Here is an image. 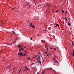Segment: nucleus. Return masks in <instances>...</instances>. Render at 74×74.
<instances>
[{
    "mask_svg": "<svg viewBox=\"0 0 74 74\" xmlns=\"http://www.w3.org/2000/svg\"><path fill=\"white\" fill-rule=\"evenodd\" d=\"M22 67L21 68V69H22Z\"/></svg>",
    "mask_w": 74,
    "mask_h": 74,
    "instance_id": "13d9d810",
    "label": "nucleus"
},
{
    "mask_svg": "<svg viewBox=\"0 0 74 74\" xmlns=\"http://www.w3.org/2000/svg\"><path fill=\"white\" fill-rule=\"evenodd\" d=\"M67 11H66V12H65V14H67Z\"/></svg>",
    "mask_w": 74,
    "mask_h": 74,
    "instance_id": "79ce46f5",
    "label": "nucleus"
},
{
    "mask_svg": "<svg viewBox=\"0 0 74 74\" xmlns=\"http://www.w3.org/2000/svg\"><path fill=\"white\" fill-rule=\"evenodd\" d=\"M12 44H15V42H13L12 43Z\"/></svg>",
    "mask_w": 74,
    "mask_h": 74,
    "instance_id": "f704fd0d",
    "label": "nucleus"
},
{
    "mask_svg": "<svg viewBox=\"0 0 74 74\" xmlns=\"http://www.w3.org/2000/svg\"><path fill=\"white\" fill-rule=\"evenodd\" d=\"M47 6H49V4H47Z\"/></svg>",
    "mask_w": 74,
    "mask_h": 74,
    "instance_id": "c756f323",
    "label": "nucleus"
},
{
    "mask_svg": "<svg viewBox=\"0 0 74 74\" xmlns=\"http://www.w3.org/2000/svg\"><path fill=\"white\" fill-rule=\"evenodd\" d=\"M35 4H36V2H35Z\"/></svg>",
    "mask_w": 74,
    "mask_h": 74,
    "instance_id": "052dcab7",
    "label": "nucleus"
},
{
    "mask_svg": "<svg viewBox=\"0 0 74 74\" xmlns=\"http://www.w3.org/2000/svg\"><path fill=\"white\" fill-rule=\"evenodd\" d=\"M38 63H39L40 65H41V60H40L38 59Z\"/></svg>",
    "mask_w": 74,
    "mask_h": 74,
    "instance_id": "f257e3e1",
    "label": "nucleus"
},
{
    "mask_svg": "<svg viewBox=\"0 0 74 74\" xmlns=\"http://www.w3.org/2000/svg\"><path fill=\"white\" fill-rule=\"evenodd\" d=\"M10 67H11V65H10L9 67H7L6 69H7V68H10Z\"/></svg>",
    "mask_w": 74,
    "mask_h": 74,
    "instance_id": "a878e982",
    "label": "nucleus"
},
{
    "mask_svg": "<svg viewBox=\"0 0 74 74\" xmlns=\"http://www.w3.org/2000/svg\"><path fill=\"white\" fill-rule=\"evenodd\" d=\"M26 54H24V55H23V56H26Z\"/></svg>",
    "mask_w": 74,
    "mask_h": 74,
    "instance_id": "bb28decb",
    "label": "nucleus"
},
{
    "mask_svg": "<svg viewBox=\"0 0 74 74\" xmlns=\"http://www.w3.org/2000/svg\"><path fill=\"white\" fill-rule=\"evenodd\" d=\"M33 24H32V23H30V24H29V25H30V27H32V26L33 25H32Z\"/></svg>",
    "mask_w": 74,
    "mask_h": 74,
    "instance_id": "7ed1b4c3",
    "label": "nucleus"
},
{
    "mask_svg": "<svg viewBox=\"0 0 74 74\" xmlns=\"http://www.w3.org/2000/svg\"><path fill=\"white\" fill-rule=\"evenodd\" d=\"M56 26H59V24H56Z\"/></svg>",
    "mask_w": 74,
    "mask_h": 74,
    "instance_id": "f8f14e48",
    "label": "nucleus"
},
{
    "mask_svg": "<svg viewBox=\"0 0 74 74\" xmlns=\"http://www.w3.org/2000/svg\"><path fill=\"white\" fill-rule=\"evenodd\" d=\"M44 61H45V60H43V62H44Z\"/></svg>",
    "mask_w": 74,
    "mask_h": 74,
    "instance_id": "864d4df0",
    "label": "nucleus"
},
{
    "mask_svg": "<svg viewBox=\"0 0 74 74\" xmlns=\"http://www.w3.org/2000/svg\"><path fill=\"white\" fill-rule=\"evenodd\" d=\"M72 46H73V47H74V41H72Z\"/></svg>",
    "mask_w": 74,
    "mask_h": 74,
    "instance_id": "423d86ee",
    "label": "nucleus"
},
{
    "mask_svg": "<svg viewBox=\"0 0 74 74\" xmlns=\"http://www.w3.org/2000/svg\"><path fill=\"white\" fill-rule=\"evenodd\" d=\"M1 23H2V25H3V24H4V23H3V22L2 21H1Z\"/></svg>",
    "mask_w": 74,
    "mask_h": 74,
    "instance_id": "cd10ccee",
    "label": "nucleus"
},
{
    "mask_svg": "<svg viewBox=\"0 0 74 74\" xmlns=\"http://www.w3.org/2000/svg\"><path fill=\"white\" fill-rule=\"evenodd\" d=\"M2 59H3V60L4 59V58H3Z\"/></svg>",
    "mask_w": 74,
    "mask_h": 74,
    "instance_id": "774afa93",
    "label": "nucleus"
},
{
    "mask_svg": "<svg viewBox=\"0 0 74 74\" xmlns=\"http://www.w3.org/2000/svg\"><path fill=\"white\" fill-rule=\"evenodd\" d=\"M30 58L29 57L28 58H27V59L28 60H29H29H30Z\"/></svg>",
    "mask_w": 74,
    "mask_h": 74,
    "instance_id": "dca6fc26",
    "label": "nucleus"
},
{
    "mask_svg": "<svg viewBox=\"0 0 74 74\" xmlns=\"http://www.w3.org/2000/svg\"><path fill=\"white\" fill-rule=\"evenodd\" d=\"M21 69H20V70L18 72V73H20V72H21Z\"/></svg>",
    "mask_w": 74,
    "mask_h": 74,
    "instance_id": "4468645a",
    "label": "nucleus"
},
{
    "mask_svg": "<svg viewBox=\"0 0 74 74\" xmlns=\"http://www.w3.org/2000/svg\"><path fill=\"white\" fill-rule=\"evenodd\" d=\"M54 61H55L56 62H57V60H56Z\"/></svg>",
    "mask_w": 74,
    "mask_h": 74,
    "instance_id": "de8ad7c7",
    "label": "nucleus"
},
{
    "mask_svg": "<svg viewBox=\"0 0 74 74\" xmlns=\"http://www.w3.org/2000/svg\"><path fill=\"white\" fill-rule=\"evenodd\" d=\"M54 50H56V48H54Z\"/></svg>",
    "mask_w": 74,
    "mask_h": 74,
    "instance_id": "37998d69",
    "label": "nucleus"
},
{
    "mask_svg": "<svg viewBox=\"0 0 74 74\" xmlns=\"http://www.w3.org/2000/svg\"><path fill=\"white\" fill-rule=\"evenodd\" d=\"M46 49L48 50V48H47Z\"/></svg>",
    "mask_w": 74,
    "mask_h": 74,
    "instance_id": "603ef678",
    "label": "nucleus"
},
{
    "mask_svg": "<svg viewBox=\"0 0 74 74\" xmlns=\"http://www.w3.org/2000/svg\"><path fill=\"white\" fill-rule=\"evenodd\" d=\"M37 63H38V62L37 61Z\"/></svg>",
    "mask_w": 74,
    "mask_h": 74,
    "instance_id": "6e6d98bb",
    "label": "nucleus"
},
{
    "mask_svg": "<svg viewBox=\"0 0 74 74\" xmlns=\"http://www.w3.org/2000/svg\"><path fill=\"white\" fill-rule=\"evenodd\" d=\"M21 50H23V51H24V49H23V48H21Z\"/></svg>",
    "mask_w": 74,
    "mask_h": 74,
    "instance_id": "b1692460",
    "label": "nucleus"
},
{
    "mask_svg": "<svg viewBox=\"0 0 74 74\" xmlns=\"http://www.w3.org/2000/svg\"><path fill=\"white\" fill-rule=\"evenodd\" d=\"M14 73V71L12 72V73Z\"/></svg>",
    "mask_w": 74,
    "mask_h": 74,
    "instance_id": "4d7b16f0",
    "label": "nucleus"
},
{
    "mask_svg": "<svg viewBox=\"0 0 74 74\" xmlns=\"http://www.w3.org/2000/svg\"><path fill=\"white\" fill-rule=\"evenodd\" d=\"M38 60H40V56L39 55H38Z\"/></svg>",
    "mask_w": 74,
    "mask_h": 74,
    "instance_id": "f03ea898",
    "label": "nucleus"
},
{
    "mask_svg": "<svg viewBox=\"0 0 74 74\" xmlns=\"http://www.w3.org/2000/svg\"><path fill=\"white\" fill-rule=\"evenodd\" d=\"M33 68H34V67H33L32 69H33Z\"/></svg>",
    "mask_w": 74,
    "mask_h": 74,
    "instance_id": "338daca9",
    "label": "nucleus"
},
{
    "mask_svg": "<svg viewBox=\"0 0 74 74\" xmlns=\"http://www.w3.org/2000/svg\"><path fill=\"white\" fill-rule=\"evenodd\" d=\"M46 53H47V52H46L45 53V54H46Z\"/></svg>",
    "mask_w": 74,
    "mask_h": 74,
    "instance_id": "c9c22d12",
    "label": "nucleus"
},
{
    "mask_svg": "<svg viewBox=\"0 0 74 74\" xmlns=\"http://www.w3.org/2000/svg\"><path fill=\"white\" fill-rule=\"evenodd\" d=\"M62 30H64V29H62Z\"/></svg>",
    "mask_w": 74,
    "mask_h": 74,
    "instance_id": "bf43d9fd",
    "label": "nucleus"
},
{
    "mask_svg": "<svg viewBox=\"0 0 74 74\" xmlns=\"http://www.w3.org/2000/svg\"><path fill=\"white\" fill-rule=\"evenodd\" d=\"M40 55H41V56L42 58H43V57H42V55H41V54H40Z\"/></svg>",
    "mask_w": 74,
    "mask_h": 74,
    "instance_id": "473e14b6",
    "label": "nucleus"
},
{
    "mask_svg": "<svg viewBox=\"0 0 74 74\" xmlns=\"http://www.w3.org/2000/svg\"><path fill=\"white\" fill-rule=\"evenodd\" d=\"M27 70V68H26L23 71H25V70Z\"/></svg>",
    "mask_w": 74,
    "mask_h": 74,
    "instance_id": "6e6552de",
    "label": "nucleus"
},
{
    "mask_svg": "<svg viewBox=\"0 0 74 74\" xmlns=\"http://www.w3.org/2000/svg\"><path fill=\"white\" fill-rule=\"evenodd\" d=\"M40 7H41V5H40Z\"/></svg>",
    "mask_w": 74,
    "mask_h": 74,
    "instance_id": "e2e57ef3",
    "label": "nucleus"
},
{
    "mask_svg": "<svg viewBox=\"0 0 74 74\" xmlns=\"http://www.w3.org/2000/svg\"><path fill=\"white\" fill-rule=\"evenodd\" d=\"M3 61H4V60H3Z\"/></svg>",
    "mask_w": 74,
    "mask_h": 74,
    "instance_id": "69168bd1",
    "label": "nucleus"
},
{
    "mask_svg": "<svg viewBox=\"0 0 74 74\" xmlns=\"http://www.w3.org/2000/svg\"><path fill=\"white\" fill-rule=\"evenodd\" d=\"M12 32L13 33H15V32H14V31H12Z\"/></svg>",
    "mask_w": 74,
    "mask_h": 74,
    "instance_id": "72a5a7b5",
    "label": "nucleus"
},
{
    "mask_svg": "<svg viewBox=\"0 0 74 74\" xmlns=\"http://www.w3.org/2000/svg\"><path fill=\"white\" fill-rule=\"evenodd\" d=\"M23 54H22V55H21V56H23Z\"/></svg>",
    "mask_w": 74,
    "mask_h": 74,
    "instance_id": "49530a36",
    "label": "nucleus"
},
{
    "mask_svg": "<svg viewBox=\"0 0 74 74\" xmlns=\"http://www.w3.org/2000/svg\"><path fill=\"white\" fill-rule=\"evenodd\" d=\"M41 41L43 43H44V42H45V41L42 40H41Z\"/></svg>",
    "mask_w": 74,
    "mask_h": 74,
    "instance_id": "0eeeda50",
    "label": "nucleus"
},
{
    "mask_svg": "<svg viewBox=\"0 0 74 74\" xmlns=\"http://www.w3.org/2000/svg\"><path fill=\"white\" fill-rule=\"evenodd\" d=\"M21 55V54L20 53H19L18 54V56H19V55Z\"/></svg>",
    "mask_w": 74,
    "mask_h": 74,
    "instance_id": "393cba45",
    "label": "nucleus"
},
{
    "mask_svg": "<svg viewBox=\"0 0 74 74\" xmlns=\"http://www.w3.org/2000/svg\"><path fill=\"white\" fill-rule=\"evenodd\" d=\"M50 49H52V48L51 47H50Z\"/></svg>",
    "mask_w": 74,
    "mask_h": 74,
    "instance_id": "58836bf2",
    "label": "nucleus"
},
{
    "mask_svg": "<svg viewBox=\"0 0 74 74\" xmlns=\"http://www.w3.org/2000/svg\"><path fill=\"white\" fill-rule=\"evenodd\" d=\"M56 62V63H57L58 64L59 63V62L58 61H57Z\"/></svg>",
    "mask_w": 74,
    "mask_h": 74,
    "instance_id": "a19ab883",
    "label": "nucleus"
},
{
    "mask_svg": "<svg viewBox=\"0 0 74 74\" xmlns=\"http://www.w3.org/2000/svg\"><path fill=\"white\" fill-rule=\"evenodd\" d=\"M71 54H72V55H73L72 56H74V52H73V53H71Z\"/></svg>",
    "mask_w": 74,
    "mask_h": 74,
    "instance_id": "9d476101",
    "label": "nucleus"
},
{
    "mask_svg": "<svg viewBox=\"0 0 74 74\" xmlns=\"http://www.w3.org/2000/svg\"><path fill=\"white\" fill-rule=\"evenodd\" d=\"M20 56H22V54H21Z\"/></svg>",
    "mask_w": 74,
    "mask_h": 74,
    "instance_id": "8fccbe9b",
    "label": "nucleus"
},
{
    "mask_svg": "<svg viewBox=\"0 0 74 74\" xmlns=\"http://www.w3.org/2000/svg\"><path fill=\"white\" fill-rule=\"evenodd\" d=\"M32 28H34V29H35V28H36V27H34V25H32Z\"/></svg>",
    "mask_w": 74,
    "mask_h": 74,
    "instance_id": "39448f33",
    "label": "nucleus"
},
{
    "mask_svg": "<svg viewBox=\"0 0 74 74\" xmlns=\"http://www.w3.org/2000/svg\"><path fill=\"white\" fill-rule=\"evenodd\" d=\"M20 53V55H22V53Z\"/></svg>",
    "mask_w": 74,
    "mask_h": 74,
    "instance_id": "7c9ffc66",
    "label": "nucleus"
},
{
    "mask_svg": "<svg viewBox=\"0 0 74 74\" xmlns=\"http://www.w3.org/2000/svg\"><path fill=\"white\" fill-rule=\"evenodd\" d=\"M37 74H39V73H38H38H37Z\"/></svg>",
    "mask_w": 74,
    "mask_h": 74,
    "instance_id": "3c124183",
    "label": "nucleus"
},
{
    "mask_svg": "<svg viewBox=\"0 0 74 74\" xmlns=\"http://www.w3.org/2000/svg\"><path fill=\"white\" fill-rule=\"evenodd\" d=\"M26 48V46H25L24 47V48Z\"/></svg>",
    "mask_w": 74,
    "mask_h": 74,
    "instance_id": "e433bc0d",
    "label": "nucleus"
},
{
    "mask_svg": "<svg viewBox=\"0 0 74 74\" xmlns=\"http://www.w3.org/2000/svg\"><path fill=\"white\" fill-rule=\"evenodd\" d=\"M49 54H48L47 55V56H48V55H49Z\"/></svg>",
    "mask_w": 74,
    "mask_h": 74,
    "instance_id": "a18cd8bd",
    "label": "nucleus"
},
{
    "mask_svg": "<svg viewBox=\"0 0 74 74\" xmlns=\"http://www.w3.org/2000/svg\"><path fill=\"white\" fill-rule=\"evenodd\" d=\"M26 68V66H25V68Z\"/></svg>",
    "mask_w": 74,
    "mask_h": 74,
    "instance_id": "5fc2aeb1",
    "label": "nucleus"
},
{
    "mask_svg": "<svg viewBox=\"0 0 74 74\" xmlns=\"http://www.w3.org/2000/svg\"><path fill=\"white\" fill-rule=\"evenodd\" d=\"M63 24H64V21H63Z\"/></svg>",
    "mask_w": 74,
    "mask_h": 74,
    "instance_id": "ea45409f",
    "label": "nucleus"
},
{
    "mask_svg": "<svg viewBox=\"0 0 74 74\" xmlns=\"http://www.w3.org/2000/svg\"><path fill=\"white\" fill-rule=\"evenodd\" d=\"M49 69H51V70H52V68H50Z\"/></svg>",
    "mask_w": 74,
    "mask_h": 74,
    "instance_id": "4c0bfd02",
    "label": "nucleus"
},
{
    "mask_svg": "<svg viewBox=\"0 0 74 74\" xmlns=\"http://www.w3.org/2000/svg\"><path fill=\"white\" fill-rule=\"evenodd\" d=\"M54 65H56V64H54Z\"/></svg>",
    "mask_w": 74,
    "mask_h": 74,
    "instance_id": "680f3d73",
    "label": "nucleus"
},
{
    "mask_svg": "<svg viewBox=\"0 0 74 74\" xmlns=\"http://www.w3.org/2000/svg\"><path fill=\"white\" fill-rule=\"evenodd\" d=\"M68 26H70V23L69 22L68 24Z\"/></svg>",
    "mask_w": 74,
    "mask_h": 74,
    "instance_id": "412c9836",
    "label": "nucleus"
},
{
    "mask_svg": "<svg viewBox=\"0 0 74 74\" xmlns=\"http://www.w3.org/2000/svg\"><path fill=\"white\" fill-rule=\"evenodd\" d=\"M32 38H33L32 37L30 39L31 40H32Z\"/></svg>",
    "mask_w": 74,
    "mask_h": 74,
    "instance_id": "2f4dec72",
    "label": "nucleus"
},
{
    "mask_svg": "<svg viewBox=\"0 0 74 74\" xmlns=\"http://www.w3.org/2000/svg\"><path fill=\"white\" fill-rule=\"evenodd\" d=\"M44 72L42 73V74H44V73H45V71H43Z\"/></svg>",
    "mask_w": 74,
    "mask_h": 74,
    "instance_id": "6ab92c4d",
    "label": "nucleus"
},
{
    "mask_svg": "<svg viewBox=\"0 0 74 74\" xmlns=\"http://www.w3.org/2000/svg\"><path fill=\"white\" fill-rule=\"evenodd\" d=\"M74 52V51L73 50V52Z\"/></svg>",
    "mask_w": 74,
    "mask_h": 74,
    "instance_id": "0e129e2a",
    "label": "nucleus"
},
{
    "mask_svg": "<svg viewBox=\"0 0 74 74\" xmlns=\"http://www.w3.org/2000/svg\"><path fill=\"white\" fill-rule=\"evenodd\" d=\"M62 13H64V10H62Z\"/></svg>",
    "mask_w": 74,
    "mask_h": 74,
    "instance_id": "f3484780",
    "label": "nucleus"
},
{
    "mask_svg": "<svg viewBox=\"0 0 74 74\" xmlns=\"http://www.w3.org/2000/svg\"><path fill=\"white\" fill-rule=\"evenodd\" d=\"M16 8V7H14V8H13V10H15Z\"/></svg>",
    "mask_w": 74,
    "mask_h": 74,
    "instance_id": "9b49d317",
    "label": "nucleus"
},
{
    "mask_svg": "<svg viewBox=\"0 0 74 74\" xmlns=\"http://www.w3.org/2000/svg\"><path fill=\"white\" fill-rule=\"evenodd\" d=\"M34 64V63H33L32 64V65Z\"/></svg>",
    "mask_w": 74,
    "mask_h": 74,
    "instance_id": "c03bdc74",
    "label": "nucleus"
},
{
    "mask_svg": "<svg viewBox=\"0 0 74 74\" xmlns=\"http://www.w3.org/2000/svg\"><path fill=\"white\" fill-rule=\"evenodd\" d=\"M21 45H20L19 46H18V48H19V47H21Z\"/></svg>",
    "mask_w": 74,
    "mask_h": 74,
    "instance_id": "4be33fe9",
    "label": "nucleus"
},
{
    "mask_svg": "<svg viewBox=\"0 0 74 74\" xmlns=\"http://www.w3.org/2000/svg\"><path fill=\"white\" fill-rule=\"evenodd\" d=\"M36 56L34 57L33 58H36Z\"/></svg>",
    "mask_w": 74,
    "mask_h": 74,
    "instance_id": "09e8293b",
    "label": "nucleus"
},
{
    "mask_svg": "<svg viewBox=\"0 0 74 74\" xmlns=\"http://www.w3.org/2000/svg\"><path fill=\"white\" fill-rule=\"evenodd\" d=\"M55 57H54L53 58V60H54V61H55Z\"/></svg>",
    "mask_w": 74,
    "mask_h": 74,
    "instance_id": "2eb2a0df",
    "label": "nucleus"
},
{
    "mask_svg": "<svg viewBox=\"0 0 74 74\" xmlns=\"http://www.w3.org/2000/svg\"><path fill=\"white\" fill-rule=\"evenodd\" d=\"M30 4L29 2H28L27 3V4L25 5H29V4Z\"/></svg>",
    "mask_w": 74,
    "mask_h": 74,
    "instance_id": "20e7f679",
    "label": "nucleus"
},
{
    "mask_svg": "<svg viewBox=\"0 0 74 74\" xmlns=\"http://www.w3.org/2000/svg\"><path fill=\"white\" fill-rule=\"evenodd\" d=\"M66 18V17H65V21H67V19Z\"/></svg>",
    "mask_w": 74,
    "mask_h": 74,
    "instance_id": "ddd939ff",
    "label": "nucleus"
},
{
    "mask_svg": "<svg viewBox=\"0 0 74 74\" xmlns=\"http://www.w3.org/2000/svg\"><path fill=\"white\" fill-rule=\"evenodd\" d=\"M25 54H27V51H25L24 52Z\"/></svg>",
    "mask_w": 74,
    "mask_h": 74,
    "instance_id": "1a4fd4ad",
    "label": "nucleus"
},
{
    "mask_svg": "<svg viewBox=\"0 0 74 74\" xmlns=\"http://www.w3.org/2000/svg\"><path fill=\"white\" fill-rule=\"evenodd\" d=\"M30 5H28V7H29V8H30Z\"/></svg>",
    "mask_w": 74,
    "mask_h": 74,
    "instance_id": "c85d7f7f",
    "label": "nucleus"
},
{
    "mask_svg": "<svg viewBox=\"0 0 74 74\" xmlns=\"http://www.w3.org/2000/svg\"><path fill=\"white\" fill-rule=\"evenodd\" d=\"M18 38H17L15 40H18Z\"/></svg>",
    "mask_w": 74,
    "mask_h": 74,
    "instance_id": "aec40b11",
    "label": "nucleus"
},
{
    "mask_svg": "<svg viewBox=\"0 0 74 74\" xmlns=\"http://www.w3.org/2000/svg\"><path fill=\"white\" fill-rule=\"evenodd\" d=\"M21 49H19V51H20V52H21Z\"/></svg>",
    "mask_w": 74,
    "mask_h": 74,
    "instance_id": "5701e85b",
    "label": "nucleus"
},
{
    "mask_svg": "<svg viewBox=\"0 0 74 74\" xmlns=\"http://www.w3.org/2000/svg\"><path fill=\"white\" fill-rule=\"evenodd\" d=\"M56 12H59V11L58 10H56L55 11Z\"/></svg>",
    "mask_w": 74,
    "mask_h": 74,
    "instance_id": "a211bd4d",
    "label": "nucleus"
}]
</instances>
